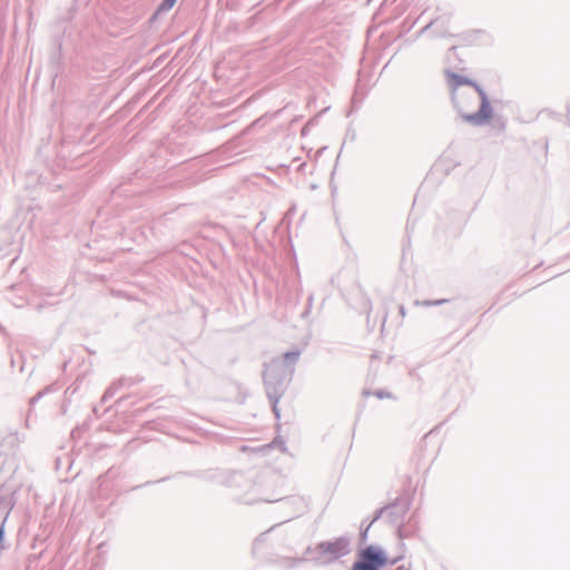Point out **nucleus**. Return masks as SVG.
I'll use <instances>...</instances> for the list:
<instances>
[{
	"label": "nucleus",
	"instance_id": "1",
	"mask_svg": "<svg viewBox=\"0 0 570 570\" xmlns=\"http://www.w3.org/2000/svg\"><path fill=\"white\" fill-rule=\"evenodd\" d=\"M446 81L452 91L453 102L465 119L482 124L492 118V108L487 96L476 85L451 71L446 72Z\"/></svg>",
	"mask_w": 570,
	"mask_h": 570
},
{
	"label": "nucleus",
	"instance_id": "2",
	"mask_svg": "<svg viewBox=\"0 0 570 570\" xmlns=\"http://www.w3.org/2000/svg\"><path fill=\"white\" fill-rule=\"evenodd\" d=\"M389 562L386 553L376 546H368L360 552V560L352 570H380Z\"/></svg>",
	"mask_w": 570,
	"mask_h": 570
},
{
	"label": "nucleus",
	"instance_id": "3",
	"mask_svg": "<svg viewBox=\"0 0 570 570\" xmlns=\"http://www.w3.org/2000/svg\"><path fill=\"white\" fill-rule=\"evenodd\" d=\"M315 550L323 562L334 561L348 553V547L343 540L320 543Z\"/></svg>",
	"mask_w": 570,
	"mask_h": 570
},
{
	"label": "nucleus",
	"instance_id": "4",
	"mask_svg": "<svg viewBox=\"0 0 570 570\" xmlns=\"http://www.w3.org/2000/svg\"><path fill=\"white\" fill-rule=\"evenodd\" d=\"M485 38L487 37L482 31H473L466 36L465 40L469 46H478V45H482L484 42L483 40Z\"/></svg>",
	"mask_w": 570,
	"mask_h": 570
},
{
	"label": "nucleus",
	"instance_id": "5",
	"mask_svg": "<svg viewBox=\"0 0 570 570\" xmlns=\"http://www.w3.org/2000/svg\"><path fill=\"white\" fill-rule=\"evenodd\" d=\"M177 0H163V2L159 6V11H168L170 10Z\"/></svg>",
	"mask_w": 570,
	"mask_h": 570
},
{
	"label": "nucleus",
	"instance_id": "6",
	"mask_svg": "<svg viewBox=\"0 0 570 570\" xmlns=\"http://www.w3.org/2000/svg\"><path fill=\"white\" fill-rule=\"evenodd\" d=\"M292 357H293V358H296V357H297V354H296V353H293V354H291V353H286V354H285V358H292Z\"/></svg>",
	"mask_w": 570,
	"mask_h": 570
},
{
	"label": "nucleus",
	"instance_id": "7",
	"mask_svg": "<svg viewBox=\"0 0 570 570\" xmlns=\"http://www.w3.org/2000/svg\"><path fill=\"white\" fill-rule=\"evenodd\" d=\"M395 570H410V569L405 568V566H400Z\"/></svg>",
	"mask_w": 570,
	"mask_h": 570
}]
</instances>
